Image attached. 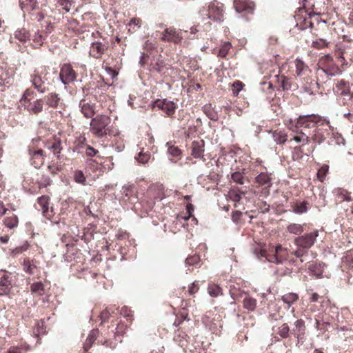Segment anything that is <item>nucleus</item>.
I'll return each mask as SVG.
<instances>
[{
    "label": "nucleus",
    "mask_w": 353,
    "mask_h": 353,
    "mask_svg": "<svg viewBox=\"0 0 353 353\" xmlns=\"http://www.w3.org/2000/svg\"><path fill=\"white\" fill-rule=\"evenodd\" d=\"M319 236V231L315 230L312 232L305 234L294 239V244L296 249L292 252L296 258L300 259L301 262H303V257L307 256L308 250L312 247Z\"/></svg>",
    "instance_id": "obj_1"
},
{
    "label": "nucleus",
    "mask_w": 353,
    "mask_h": 353,
    "mask_svg": "<svg viewBox=\"0 0 353 353\" xmlns=\"http://www.w3.org/2000/svg\"><path fill=\"white\" fill-rule=\"evenodd\" d=\"M224 6L222 3L213 1L208 6L202 7L199 11L200 19L204 21L207 19L221 23L224 21Z\"/></svg>",
    "instance_id": "obj_2"
},
{
    "label": "nucleus",
    "mask_w": 353,
    "mask_h": 353,
    "mask_svg": "<svg viewBox=\"0 0 353 353\" xmlns=\"http://www.w3.org/2000/svg\"><path fill=\"white\" fill-rule=\"evenodd\" d=\"M111 119L103 114L97 115L90 122V130L92 134L99 138L103 137L110 132L109 125Z\"/></svg>",
    "instance_id": "obj_3"
},
{
    "label": "nucleus",
    "mask_w": 353,
    "mask_h": 353,
    "mask_svg": "<svg viewBox=\"0 0 353 353\" xmlns=\"http://www.w3.org/2000/svg\"><path fill=\"white\" fill-rule=\"evenodd\" d=\"M256 255L261 260L264 259V261L276 264L283 263L285 261L288 260V258L287 249L283 248L281 245L276 246L274 252L268 253L265 250H261Z\"/></svg>",
    "instance_id": "obj_4"
},
{
    "label": "nucleus",
    "mask_w": 353,
    "mask_h": 353,
    "mask_svg": "<svg viewBox=\"0 0 353 353\" xmlns=\"http://www.w3.org/2000/svg\"><path fill=\"white\" fill-rule=\"evenodd\" d=\"M334 92L336 93L338 103L340 105H348L353 98L349 83L345 80H341L336 85Z\"/></svg>",
    "instance_id": "obj_5"
},
{
    "label": "nucleus",
    "mask_w": 353,
    "mask_h": 353,
    "mask_svg": "<svg viewBox=\"0 0 353 353\" xmlns=\"http://www.w3.org/2000/svg\"><path fill=\"white\" fill-rule=\"evenodd\" d=\"M332 59L330 56L327 55L321 61V65L317 69V74L320 75L321 73L325 74L327 77H334L340 74L341 70L339 68L332 63Z\"/></svg>",
    "instance_id": "obj_6"
},
{
    "label": "nucleus",
    "mask_w": 353,
    "mask_h": 353,
    "mask_svg": "<svg viewBox=\"0 0 353 353\" xmlns=\"http://www.w3.org/2000/svg\"><path fill=\"white\" fill-rule=\"evenodd\" d=\"M2 273L0 277V294L9 296L14 285L15 276L8 271L1 270Z\"/></svg>",
    "instance_id": "obj_7"
},
{
    "label": "nucleus",
    "mask_w": 353,
    "mask_h": 353,
    "mask_svg": "<svg viewBox=\"0 0 353 353\" xmlns=\"http://www.w3.org/2000/svg\"><path fill=\"white\" fill-rule=\"evenodd\" d=\"M295 65V73L297 77L303 78L305 80L306 83H310L313 85H318L317 82L313 83L312 79L309 77V74L311 73V70L308 65L303 62L301 59H296L294 61Z\"/></svg>",
    "instance_id": "obj_8"
},
{
    "label": "nucleus",
    "mask_w": 353,
    "mask_h": 353,
    "mask_svg": "<svg viewBox=\"0 0 353 353\" xmlns=\"http://www.w3.org/2000/svg\"><path fill=\"white\" fill-rule=\"evenodd\" d=\"M14 37L18 40L22 45L17 43V50L23 52L27 50L26 43L30 41V33L24 28H18L14 32Z\"/></svg>",
    "instance_id": "obj_9"
},
{
    "label": "nucleus",
    "mask_w": 353,
    "mask_h": 353,
    "mask_svg": "<svg viewBox=\"0 0 353 353\" xmlns=\"http://www.w3.org/2000/svg\"><path fill=\"white\" fill-rule=\"evenodd\" d=\"M59 78L64 85H68L75 81L77 73L70 64L65 63L61 68Z\"/></svg>",
    "instance_id": "obj_10"
},
{
    "label": "nucleus",
    "mask_w": 353,
    "mask_h": 353,
    "mask_svg": "<svg viewBox=\"0 0 353 353\" xmlns=\"http://www.w3.org/2000/svg\"><path fill=\"white\" fill-rule=\"evenodd\" d=\"M23 105L30 114L37 115L43 110L44 101L42 99H37L34 101L25 99V103Z\"/></svg>",
    "instance_id": "obj_11"
},
{
    "label": "nucleus",
    "mask_w": 353,
    "mask_h": 353,
    "mask_svg": "<svg viewBox=\"0 0 353 353\" xmlns=\"http://www.w3.org/2000/svg\"><path fill=\"white\" fill-rule=\"evenodd\" d=\"M176 105L168 99H157L152 103V108L163 110L168 116L173 114L176 110Z\"/></svg>",
    "instance_id": "obj_12"
},
{
    "label": "nucleus",
    "mask_w": 353,
    "mask_h": 353,
    "mask_svg": "<svg viewBox=\"0 0 353 353\" xmlns=\"http://www.w3.org/2000/svg\"><path fill=\"white\" fill-rule=\"evenodd\" d=\"M187 30L177 31L174 28H166L162 34V40L164 41L174 42L175 43H179L183 37V33L186 34Z\"/></svg>",
    "instance_id": "obj_13"
},
{
    "label": "nucleus",
    "mask_w": 353,
    "mask_h": 353,
    "mask_svg": "<svg viewBox=\"0 0 353 353\" xmlns=\"http://www.w3.org/2000/svg\"><path fill=\"white\" fill-rule=\"evenodd\" d=\"M234 8L239 13L252 14L254 9V4L252 2L245 0H234Z\"/></svg>",
    "instance_id": "obj_14"
},
{
    "label": "nucleus",
    "mask_w": 353,
    "mask_h": 353,
    "mask_svg": "<svg viewBox=\"0 0 353 353\" xmlns=\"http://www.w3.org/2000/svg\"><path fill=\"white\" fill-rule=\"evenodd\" d=\"M108 48V43H103L99 41L93 42L91 44L89 53L92 57L99 59L102 57Z\"/></svg>",
    "instance_id": "obj_15"
},
{
    "label": "nucleus",
    "mask_w": 353,
    "mask_h": 353,
    "mask_svg": "<svg viewBox=\"0 0 353 353\" xmlns=\"http://www.w3.org/2000/svg\"><path fill=\"white\" fill-rule=\"evenodd\" d=\"M47 79H43L40 75L34 74L30 76V81L34 88L41 94L45 93L48 90L46 85Z\"/></svg>",
    "instance_id": "obj_16"
},
{
    "label": "nucleus",
    "mask_w": 353,
    "mask_h": 353,
    "mask_svg": "<svg viewBox=\"0 0 353 353\" xmlns=\"http://www.w3.org/2000/svg\"><path fill=\"white\" fill-rule=\"evenodd\" d=\"M45 147L48 150H50L58 159H61V152L63 148L60 139L54 138L52 140H48L46 143Z\"/></svg>",
    "instance_id": "obj_17"
},
{
    "label": "nucleus",
    "mask_w": 353,
    "mask_h": 353,
    "mask_svg": "<svg viewBox=\"0 0 353 353\" xmlns=\"http://www.w3.org/2000/svg\"><path fill=\"white\" fill-rule=\"evenodd\" d=\"M305 322L302 319L296 321L294 323V327L290 332V334L294 335L298 341L302 340L305 335Z\"/></svg>",
    "instance_id": "obj_18"
},
{
    "label": "nucleus",
    "mask_w": 353,
    "mask_h": 353,
    "mask_svg": "<svg viewBox=\"0 0 353 353\" xmlns=\"http://www.w3.org/2000/svg\"><path fill=\"white\" fill-rule=\"evenodd\" d=\"M135 189V186L133 184H126L122 187L123 194L128 198V200L131 203H136L139 200Z\"/></svg>",
    "instance_id": "obj_19"
},
{
    "label": "nucleus",
    "mask_w": 353,
    "mask_h": 353,
    "mask_svg": "<svg viewBox=\"0 0 353 353\" xmlns=\"http://www.w3.org/2000/svg\"><path fill=\"white\" fill-rule=\"evenodd\" d=\"M205 142L203 140L194 141L192 143V155L196 159L203 157Z\"/></svg>",
    "instance_id": "obj_20"
},
{
    "label": "nucleus",
    "mask_w": 353,
    "mask_h": 353,
    "mask_svg": "<svg viewBox=\"0 0 353 353\" xmlns=\"http://www.w3.org/2000/svg\"><path fill=\"white\" fill-rule=\"evenodd\" d=\"M31 155V163L35 168H40L44 162L43 150L41 149L30 153Z\"/></svg>",
    "instance_id": "obj_21"
},
{
    "label": "nucleus",
    "mask_w": 353,
    "mask_h": 353,
    "mask_svg": "<svg viewBox=\"0 0 353 353\" xmlns=\"http://www.w3.org/2000/svg\"><path fill=\"white\" fill-rule=\"evenodd\" d=\"M44 99L50 107L57 108L61 106L62 102L60 97L55 92H51L44 97Z\"/></svg>",
    "instance_id": "obj_22"
},
{
    "label": "nucleus",
    "mask_w": 353,
    "mask_h": 353,
    "mask_svg": "<svg viewBox=\"0 0 353 353\" xmlns=\"http://www.w3.org/2000/svg\"><path fill=\"white\" fill-rule=\"evenodd\" d=\"M329 134V131L327 129L317 128L314 130L312 138L316 143L320 144L327 139Z\"/></svg>",
    "instance_id": "obj_23"
},
{
    "label": "nucleus",
    "mask_w": 353,
    "mask_h": 353,
    "mask_svg": "<svg viewBox=\"0 0 353 353\" xmlns=\"http://www.w3.org/2000/svg\"><path fill=\"white\" fill-rule=\"evenodd\" d=\"M307 119H313V120H312V121H313L314 123H317L318 122H319L321 121V117L319 116L315 115V114H307V115L300 116L297 119V121L295 124L296 130H298V129L299 128L304 127V124L305 123V122H306L305 121Z\"/></svg>",
    "instance_id": "obj_24"
},
{
    "label": "nucleus",
    "mask_w": 353,
    "mask_h": 353,
    "mask_svg": "<svg viewBox=\"0 0 353 353\" xmlns=\"http://www.w3.org/2000/svg\"><path fill=\"white\" fill-rule=\"evenodd\" d=\"M229 292L232 299H238L239 298H243L247 294L243 290L241 289L239 283H233L229 285Z\"/></svg>",
    "instance_id": "obj_25"
},
{
    "label": "nucleus",
    "mask_w": 353,
    "mask_h": 353,
    "mask_svg": "<svg viewBox=\"0 0 353 353\" xmlns=\"http://www.w3.org/2000/svg\"><path fill=\"white\" fill-rule=\"evenodd\" d=\"M81 112L86 118L92 117L94 114V106L93 104L86 103L85 100L81 101L79 103Z\"/></svg>",
    "instance_id": "obj_26"
},
{
    "label": "nucleus",
    "mask_w": 353,
    "mask_h": 353,
    "mask_svg": "<svg viewBox=\"0 0 353 353\" xmlns=\"http://www.w3.org/2000/svg\"><path fill=\"white\" fill-rule=\"evenodd\" d=\"M256 300L249 294H246L243 298V307L248 311H254L256 307Z\"/></svg>",
    "instance_id": "obj_27"
},
{
    "label": "nucleus",
    "mask_w": 353,
    "mask_h": 353,
    "mask_svg": "<svg viewBox=\"0 0 353 353\" xmlns=\"http://www.w3.org/2000/svg\"><path fill=\"white\" fill-rule=\"evenodd\" d=\"M21 9L24 12H30L37 7L36 0H19Z\"/></svg>",
    "instance_id": "obj_28"
},
{
    "label": "nucleus",
    "mask_w": 353,
    "mask_h": 353,
    "mask_svg": "<svg viewBox=\"0 0 353 353\" xmlns=\"http://www.w3.org/2000/svg\"><path fill=\"white\" fill-rule=\"evenodd\" d=\"M256 182L261 186H265L266 188H270L272 185L271 178L268 174L262 172L256 177Z\"/></svg>",
    "instance_id": "obj_29"
},
{
    "label": "nucleus",
    "mask_w": 353,
    "mask_h": 353,
    "mask_svg": "<svg viewBox=\"0 0 353 353\" xmlns=\"http://www.w3.org/2000/svg\"><path fill=\"white\" fill-rule=\"evenodd\" d=\"M98 332V330H92L90 332L83 345V348L85 352L88 351V350L91 347L93 343L97 339Z\"/></svg>",
    "instance_id": "obj_30"
},
{
    "label": "nucleus",
    "mask_w": 353,
    "mask_h": 353,
    "mask_svg": "<svg viewBox=\"0 0 353 353\" xmlns=\"http://www.w3.org/2000/svg\"><path fill=\"white\" fill-rule=\"evenodd\" d=\"M334 193L336 196L340 198L341 201H350L353 200L350 196V193L343 188H336L334 190Z\"/></svg>",
    "instance_id": "obj_31"
},
{
    "label": "nucleus",
    "mask_w": 353,
    "mask_h": 353,
    "mask_svg": "<svg viewBox=\"0 0 353 353\" xmlns=\"http://www.w3.org/2000/svg\"><path fill=\"white\" fill-rule=\"evenodd\" d=\"M299 296L296 293H288L281 296V300L288 305L290 308L292 305L297 301Z\"/></svg>",
    "instance_id": "obj_32"
},
{
    "label": "nucleus",
    "mask_w": 353,
    "mask_h": 353,
    "mask_svg": "<svg viewBox=\"0 0 353 353\" xmlns=\"http://www.w3.org/2000/svg\"><path fill=\"white\" fill-rule=\"evenodd\" d=\"M50 198L47 196H41L38 199V205L43 215L48 212Z\"/></svg>",
    "instance_id": "obj_33"
},
{
    "label": "nucleus",
    "mask_w": 353,
    "mask_h": 353,
    "mask_svg": "<svg viewBox=\"0 0 353 353\" xmlns=\"http://www.w3.org/2000/svg\"><path fill=\"white\" fill-rule=\"evenodd\" d=\"M245 192L241 190L239 188H233L229 192L230 198L234 202H239L242 199V195Z\"/></svg>",
    "instance_id": "obj_34"
},
{
    "label": "nucleus",
    "mask_w": 353,
    "mask_h": 353,
    "mask_svg": "<svg viewBox=\"0 0 353 353\" xmlns=\"http://www.w3.org/2000/svg\"><path fill=\"white\" fill-rule=\"evenodd\" d=\"M324 264H312L309 267V270L312 274V275L315 276L316 278H322L323 271L322 268L324 266Z\"/></svg>",
    "instance_id": "obj_35"
},
{
    "label": "nucleus",
    "mask_w": 353,
    "mask_h": 353,
    "mask_svg": "<svg viewBox=\"0 0 353 353\" xmlns=\"http://www.w3.org/2000/svg\"><path fill=\"white\" fill-rule=\"evenodd\" d=\"M287 134L283 131H274L273 133L274 141L278 144H283L287 141Z\"/></svg>",
    "instance_id": "obj_36"
},
{
    "label": "nucleus",
    "mask_w": 353,
    "mask_h": 353,
    "mask_svg": "<svg viewBox=\"0 0 353 353\" xmlns=\"http://www.w3.org/2000/svg\"><path fill=\"white\" fill-rule=\"evenodd\" d=\"M208 290L209 294L212 297H216L222 294L221 288L214 283H209Z\"/></svg>",
    "instance_id": "obj_37"
},
{
    "label": "nucleus",
    "mask_w": 353,
    "mask_h": 353,
    "mask_svg": "<svg viewBox=\"0 0 353 353\" xmlns=\"http://www.w3.org/2000/svg\"><path fill=\"white\" fill-rule=\"evenodd\" d=\"M287 230L293 234H301L303 232V226L301 224L290 223L287 227Z\"/></svg>",
    "instance_id": "obj_38"
},
{
    "label": "nucleus",
    "mask_w": 353,
    "mask_h": 353,
    "mask_svg": "<svg viewBox=\"0 0 353 353\" xmlns=\"http://www.w3.org/2000/svg\"><path fill=\"white\" fill-rule=\"evenodd\" d=\"M151 158V154L149 152H143L141 150L139 152L137 156L135 157V159L141 164H145L149 161Z\"/></svg>",
    "instance_id": "obj_39"
},
{
    "label": "nucleus",
    "mask_w": 353,
    "mask_h": 353,
    "mask_svg": "<svg viewBox=\"0 0 353 353\" xmlns=\"http://www.w3.org/2000/svg\"><path fill=\"white\" fill-rule=\"evenodd\" d=\"M188 338V335L185 332H179L176 334L174 337V340L179 343L181 347L186 346Z\"/></svg>",
    "instance_id": "obj_40"
},
{
    "label": "nucleus",
    "mask_w": 353,
    "mask_h": 353,
    "mask_svg": "<svg viewBox=\"0 0 353 353\" xmlns=\"http://www.w3.org/2000/svg\"><path fill=\"white\" fill-rule=\"evenodd\" d=\"M307 204H308V203L306 201H303L300 203H296L293 206V212L296 214H299L306 212L308 210V208L307 206Z\"/></svg>",
    "instance_id": "obj_41"
},
{
    "label": "nucleus",
    "mask_w": 353,
    "mask_h": 353,
    "mask_svg": "<svg viewBox=\"0 0 353 353\" xmlns=\"http://www.w3.org/2000/svg\"><path fill=\"white\" fill-rule=\"evenodd\" d=\"M290 330L287 323L282 324L278 329L277 334L283 339H286L290 336Z\"/></svg>",
    "instance_id": "obj_42"
},
{
    "label": "nucleus",
    "mask_w": 353,
    "mask_h": 353,
    "mask_svg": "<svg viewBox=\"0 0 353 353\" xmlns=\"http://www.w3.org/2000/svg\"><path fill=\"white\" fill-rule=\"evenodd\" d=\"M23 270L29 274H33L34 270L36 268V266L32 263L30 259H25L23 262Z\"/></svg>",
    "instance_id": "obj_43"
},
{
    "label": "nucleus",
    "mask_w": 353,
    "mask_h": 353,
    "mask_svg": "<svg viewBox=\"0 0 353 353\" xmlns=\"http://www.w3.org/2000/svg\"><path fill=\"white\" fill-rule=\"evenodd\" d=\"M4 224L7 228H9L10 229L17 227L18 225L17 216L15 215H13V216L6 218L4 220Z\"/></svg>",
    "instance_id": "obj_44"
},
{
    "label": "nucleus",
    "mask_w": 353,
    "mask_h": 353,
    "mask_svg": "<svg viewBox=\"0 0 353 353\" xmlns=\"http://www.w3.org/2000/svg\"><path fill=\"white\" fill-rule=\"evenodd\" d=\"M30 290L32 293L42 295L44 291L43 284L41 282H36L31 285Z\"/></svg>",
    "instance_id": "obj_45"
},
{
    "label": "nucleus",
    "mask_w": 353,
    "mask_h": 353,
    "mask_svg": "<svg viewBox=\"0 0 353 353\" xmlns=\"http://www.w3.org/2000/svg\"><path fill=\"white\" fill-rule=\"evenodd\" d=\"M232 45L230 42H225L220 48L219 50L218 56L224 58L227 56L229 50H230Z\"/></svg>",
    "instance_id": "obj_46"
},
{
    "label": "nucleus",
    "mask_w": 353,
    "mask_h": 353,
    "mask_svg": "<svg viewBox=\"0 0 353 353\" xmlns=\"http://www.w3.org/2000/svg\"><path fill=\"white\" fill-rule=\"evenodd\" d=\"M297 134L293 138V139L297 143H302L303 144L307 143L309 141V137L305 133L296 130Z\"/></svg>",
    "instance_id": "obj_47"
},
{
    "label": "nucleus",
    "mask_w": 353,
    "mask_h": 353,
    "mask_svg": "<svg viewBox=\"0 0 353 353\" xmlns=\"http://www.w3.org/2000/svg\"><path fill=\"white\" fill-rule=\"evenodd\" d=\"M13 78L7 72H2L0 74V85H7L12 83Z\"/></svg>",
    "instance_id": "obj_48"
},
{
    "label": "nucleus",
    "mask_w": 353,
    "mask_h": 353,
    "mask_svg": "<svg viewBox=\"0 0 353 353\" xmlns=\"http://www.w3.org/2000/svg\"><path fill=\"white\" fill-rule=\"evenodd\" d=\"M74 179L75 182L77 183H80L84 185L86 181V179L84 176L83 172L81 170H76L74 173Z\"/></svg>",
    "instance_id": "obj_49"
},
{
    "label": "nucleus",
    "mask_w": 353,
    "mask_h": 353,
    "mask_svg": "<svg viewBox=\"0 0 353 353\" xmlns=\"http://www.w3.org/2000/svg\"><path fill=\"white\" fill-rule=\"evenodd\" d=\"M232 179L234 182L242 185L244 183V176L241 172H234L232 174Z\"/></svg>",
    "instance_id": "obj_50"
},
{
    "label": "nucleus",
    "mask_w": 353,
    "mask_h": 353,
    "mask_svg": "<svg viewBox=\"0 0 353 353\" xmlns=\"http://www.w3.org/2000/svg\"><path fill=\"white\" fill-rule=\"evenodd\" d=\"M28 345L26 346H12L9 348L7 353H24L28 350Z\"/></svg>",
    "instance_id": "obj_51"
},
{
    "label": "nucleus",
    "mask_w": 353,
    "mask_h": 353,
    "mask_svg": "<svg viewBox=\"0 0 353 353\" xmlns=\"http://www.w3.org/2000/svg\"><path fill=\"white\" fill-rule=\"evenodd\" d=\"M199 260L200 259L198 255L190 256L187 257L185 259V265L188 266H192L196 265L199 263Z\"/></svg>",
    "instance_id": "obj_52"
},
{
    "label": "nucleus",
    "mask_w": 353,
    "mask_h": 353,
    "mask_svg": "<svg viewBox=\"0 0 353 353\" xmlns=\"http://www.w3.org/2000/svg\"><path fill=\"white\" fill-rule=\"evenodd\" d=\"M168 152L170 155L174 157H178L181 155V150L177 147L173 145L168 147Z\"/></svg>",
    "instance_id": "obj_53"
},
{
    "label": "nucleus",
    "mask_w": 353,
    "mask_h": 353,
    "mask_svg": "<svg viewBox=\"0 0 353 353\" xmlns=\"http://www.w3.org/2000/svg\"><path fill=\"white\" fill-rule=\"evenodd\" d=\"M281 83L283 90H288L291 88V83L286 77L282 76L281 77Z\"/></svg>",
    "instance_id": "obj_54"
},
{
    "label": "nucleus",
    "mask_w": 353,
    "mask_h": 353,
    "mask_svg": "<svg viewBox=\"0 0 353 353\" xmlns=\"http://www.w3.org/2000/svg\"><path fill=\"white\" fill-rule=\"evenodd\" d=\"M112 312H113V310H112L111 307H108L105 310H103L101 313V319H102V321H107L109 319Z\"/></svg>",
    "instance_id": "obj_55"
},
{
    "label": "nucleus",
    "mask_w": 353,
    "mask_h": 353,
    "mask_svg": "<svg viewBox=\"0 0 353 353\" xmlns=\"http://www.w3.org/2000/svg\"><path fill=\"white\" fill-rule=\"evenodd\" d=\"M327 171H328L327 165H323L319 170L318 175H319V178L320 179V180L321 181L324 179Z\"/></svg>",
    "instance_id": "obj_56"
},
{
    "label": "nucleus",
    "mask_w": 353,
    "mask_h": 353,
    "mask_svg": "<svg viewBox=\"0 0 353 353\" xmlns=\"http://www.w3.org/2000/svg\"><path fill=\"white\" fill-rule=\"evenodd\" d=\"M98 152V150H97L96 149H94V148L88 145L87 148H86V150H85V153H86V155L88 156V157H94L97 154V153Z\"/></svg>",
    "instance_id": "obj_57"
},
{
    "label": "nucleus",
    "mask_w": 353,
    "mask_h": 353,
    "mask_svg": "<svg viewBox=\"0 0 353 353\" xmlns=\"http://www.w3.org/2000/svg\"><path fill=\"white\" fill-rule=\"evenodd\" d=\"M242 216V212L240 211H235L232 212V219L233 222L238 223Z\"/></svg>",
    "instance_id": "obj_58"
},
{
    "label": "nucleus",
    "mask_w": 353,
    "mask_h": 353,
    "mask_svg": "<svg viewBox=\"0 0 353 353\" xmlns=\"http://www.w3.org/2000/svg\"><path fill=\"white\" fill-rule=\"evenodd\" d=\"M33 41L39 46H41L43 44V36L37 32L34 36Z\"/></svg>",
    "instance_id": "obj_59"
},
{
    "label": "nucleus",
    "mask_w": 353,
    "mask_h": 353,
    "mask_svg": "<svg viewBox=\"0 0 353 353\" xmlns=\"http://www.w3.org/2000/svg\"><path fill=\"white\" fill-rule=\"evenodd\" d=\"M199 288V287L198 283H196V282L192 283L191 285L189 287V294H194L198 291Z\"/></svg>",
    "instance_id": "obj_60"
},
{
    "label": "nucleus",
    "mask_w": 353,
    "mask_h": 353,
    "mask_svg": "<svg viewBox=\"0 0 353 353\" xmlns=\"http://www.w3.org/2000/svg\"><path fill=\"white\" fill-rule=\"evenodd\" d=\"M60 169L61 166L59 165L53 164L48 166V171L53 174H56Z\"/></svg>",
    "instance_id": "obj_61"
},
{
    "label": "nucleus",
    "mask_w": 353,
    "mask_h": 353,
    "mask_svg": "<svg viewBox=\"0 0 353 353\" xmlns=\"http://www.w3.org/2000/svg\"><path fill=\"white\" fill-rule=\"evenodd\" d=\"M163 68L164 66L161 61H157L153 65V69L159 73L163 72Z\"/></svg>",
    "instance_id": "obj_62"
},
{
    "label": "nucleus",
    "mask_w": 353,
    "mask_h": 353,
    "mask_svg": "<svg viewBox=\"0 0 353 353\" xmlns=\"http://www.w3.org/2000/svg\"><path fill=\"white\" fill-rule=\"evenodd\" d=\"M327 323H321L320 320L317 318H315V327L317 329V330H325V325H326Z\"/></svg>",
    "instance_id": "obj_63"
},
{
    "label": "nucleus",
    "mask_w": 353,
    "mask_h": 353,
    "mask_svg": "<svg viewBox=\"0 0 353 353\" xmlns=\"http://www.w3.org/2000/svg\"><path fill=\"white\" fill-rule=\"evenodd\" d=\"M154 48H155V45L154 43L150 42V41H148V40L146 41L143 44V48L148 51H150Z\"/></svg>",
    "instance_id": "obj_64"
}]
</instances>
